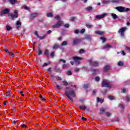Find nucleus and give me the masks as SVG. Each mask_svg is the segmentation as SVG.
Instances as JSON below:
<instances>
[{
	"label": "nucleus",
	"instance_id": "obj_1",
	"mask_svg": "<svg viewBox=\"0 0 130 130\" xmlns=\"http://www.w3.org/2000/svg\"><path fill=\"white\" fill-rule=\"evenodd\" d=\"M64 94L66 97H68L71 102H74V99L76 97V92L74 91L73 89L71 88L70 87H67L65 89ZM73 97V98H72Z\"/></svg>",
	"mask_w": 130,
	"mask_h": 130
},
{
	"label": "nucleus",
	"instance_id": "obj_2",
	"mask_svg": "<svg viewBox=\"0 0 130 130\" xmlns=\"http://www.w3.org/2000/svg\"><path fill=\"white\" fill-rule=\"evenodd\" d=\"M102 87L103 88H111L112 87V84L109 81L107 80H103L102 82Z\"/></svg>",
	"mask_w": 130,
	"mask_h": 130
},
{
	"label": "nucleus",
	"instance_id": "obj_3",
	"mask_svg": "<svg viewBox=\"0 0 130 130\" xmlns=\"http://www.w3.org/2000/svg\"><path fill=\"white\" fill-rule=\"evenodd\" d=\"M127 30V27H121L118 31V33L120 34L122 38H123V37H124V33H125V31H126Z\"/></svg>",
	"mask_w": 130,
	"mask_h": 130
},
{
	"label": "nucleus",
	"instance_id": "obj_4",
	"mask_svg": "<svg viewBox=\"0 0 130 130\" xmlns=\"http://www.w3.org/2000/svg\"><path fill=\"white\" fill-rule=\"evenodd\" d=\"M88 62L92 67H94V68H97L99 67V62L98 61H92V60H88Z\"/></svg>",
	"mask_w": 130,
	"mask_h": 130
},
{
	"label": "nucleus",
	"instance_id": "obj_5",
	"mask_svg": "<svg viewBox=\"0 0 130 130\" xmlns=\"http://www.w3.org/2000/svg\"><path fill=\"white\" fill-rule=\"evenodd\" d=\"M72 58L74 60L76 66H79V64H80V60H79V59H80L81 60L83 59L81 57L77 56H73Z\"/></svg>",
	"mask_w": 130,
	"mask_h": 130
},
{
	"label": "nucleus",
	"instance_id": "obj_6",
	"mask_svg": "<svg viewBox=\"0 0 130 130\" xmlns=\"http://www.w3.org/2000/svg\"><path fill=\"white\" fill-rule=\"evenodd\" d=\"M14 14H11L10 16H11V20H14L15 19H17L18 17H19V14H18V11L17 10H15L14 12Z\"/></svg>",
	"mask_w": 130,
	"mask_h": 130
},
{
	"label": "nucleus",
	"instance_id": "obj_7",
	"mask_svg": "<svg viewBox=\"0 0 130 130\" xmlns=\"http://www.w3.org/2000/svg\"><path fill=\"white\" fill-rule=\"evenodd\" d=\"M10 13V9L8 8H5L4 10H2L0 13V15L3 16V15H7Z\"/></svg>",
	"mask_w": 130,
	"mask_h": 130
},
{
	"label": "nucleus",
	"instance_id": "obj_8",
	"mask_svg": "<svg viewBox=\"0 0 130 130\" xmlns=\"http://www.w3.org/2000/svg\"><path fill=\"white\" fill-rule=\"evenodd\" d=\"M62 24H63V22L59 20L56 24H54L52 26L53 28H59V27H60V26H61V25H62Z\"/></svg>",
	"mask_w": 130,
	"mask_h": 130
},
{
	"label": "nucleus",
	"instance_id": "obj_9",
	"mask_svg": "<svg viewBox=\"0 0 130 130\" xmlns=\"http://www.w3.org/2000/svg\"><path fill=\"white\" fill-rule=\"evenodd\" d=\"M115 9L117 10V11H118V12H120V13H122V12H124V10H125V8L122 6H120V7H116Z\"/></svg>",
	"mask_w": 130,
	"mask_h": 130
},
{
	"label": "nucleus",
	"instance_id": "obj_10",
	"mask_svg": "<svg viewBox=\"0 0 130 130\" xmlns=\"http://www.w3.org/2000/svg\"><path fill=\"white\" fill-rule=\"evenodd\" d=\"M81 42V40L78 39V38H75L73 39V45H77V44H79Z\"/></svg>",
	"mask_w": 130,
	"mask_h": 130
},
{
	"label": "nucleus",
	"instance_id": "obj_11",
	"mask_svg": "<svg viewBox=\"0 0 130 130\" xmlns=\"http://www.w3.org/2000/svg\"><path fill=\"white\" fill-rule=\"evenodd\" d=\"M107 15V14L106 13H103L102 15H96L95 18L100 20V19H103V18H104V17H105V16H106Z\"/></svg>",
	"mask_w": 130,
	"mask_h": 130
},
{
	"label": "nucleus",
	"instance_id": "obj_12",
	"mask_svg": "<svg viewBox=\"0 0 130 130\" xmlns=\"http://www.w3.org/2000/svg\"><path fill=\"white\" fill-rule=\"evenodd\" d=\"M16 25L17 26L16 29H17V30H20V28H21L22 23H21L20 21L18 20L16 22Z\"/></svg>",
	"mask_w": 130,
	"mask_h": 130
},
{
	"label": "nucleus",
	"instance_id": "obj_13",
	"mask_svg": "<svg viewBox=\"0 0 130 130\" xmlns=\"http://www.w3.org/2000/svg\"><path fill=\"white\" fill-rule=\"evenodd\" d=\"M103 70L104 72H105V73H106L108 72L109 70H110V66L109 64H108L104 67Z\"/></svg>",
	"mask_w": 130,
	"mask_h": 130
},
{
	"label": "nucleus",
	"instance_id": "obj_14",
	"mask_svg": "<svg viewBox=\"0 0 130 130\" xmlns=\"http://www.w3.org/2000/svg\"><path fill=\"white\" fill-rule=\"evenodd\" d=\"M8 1L12 6H15L16 4H18V1L17 0H8Z\"/></svg>",
	"mask_w": 130,
	"mask_h": 130
},
{
	"label": "nucleus",
	"instance_id": "obj_15",
	"mask_svg": "<svg viewBox=\"0 0 130 130\" xmlns=\"http://www.w3.org/2000/svg\"><path fill=\"white\" fill-rule=\"evenodd\" d=\"M95 34L97 35H100V36H104V32L101 31H95Z\"/></svg>",
	"mask_w": 130,
	"mask_h": 130
},
{
	"label": "nucleus",
	"instance_id": "obj_16",
	"mask_svg": "<svg viewBox=\"0 0 130 130\" xmlns=\"http://www.w3.org/2000/svg\"><path fill=\"white\" fill-rule=\"evenodd\" d=\"M84 40H87L88 41H91L92 40V38L91 37V36L86 35L85 37L83 38Z\"/></svg>",
	"mask_w": 130,
	"mask_h": 130
},
{
	"label": "nucleus",
	"instance_id": "obj_17",
	"mask_svg": "<svg viewBox=\"0 0 130 130\" xmlns=\"http://www.w3.org/2000/svg\"><path fill=\"white\" fill-rule=\"evenodd\" d=\"M44 54L46 55L47 58H49V50L48 49H45L44 52Z\"/></svg>",
	"mask_w": 130,
	"mask_h": 130
},
{
	"label": "nucleus",
	"instance_id": "obj_18",
	"mask_svg": "<svg viewBox=\"0 0 130 130\" xmlns=\"http://www.w3.org/2000/svg\"><path fill=\"white\" fill-rule=\"evenodd\" d=\"M38 16V13H32L30 15V18L32 19V20H34L36 17Z\"/></svg>",
	"mask_w": 130,
	"mask_h": 130
},
{
	"label": "nucleus",
	"instance_id": "obj_19",
	"mask_svg": "<svg viewBox=\"0 0 130 130\" xmlns=\"http://www.w3.org/2000/svg\"><path fill=\"white\" fill-rule=\"evenodd\" d=\"M100 113L101 114L104 113L105 111H106V108L104 107H102L101 108H100Z\"/></svg>",
	"mask_w": 130,
	"mask_h": 130
},
{
	"label": "nucleus",
	"instance_id": "obj_20",
	"mask_svg": "<svg viewBox=\"0 0 130 130\" xmlns=\"http://www.w3.org/2000/svg\"><path fill=\"white\" fill-rule=\"evenodd\" d=\"M106 48H112V46L110 44H107L103 47V49H105Z\"/></svg>",
	"mask_w": 130,
	"mask_h": 130
},
{
	"label": "nucleus",
	"instance_id": "obj_21",
	"mask_svg": "<svg viewBox=\"0 0 130 130\" xmlns=\"http://www.w3.org/2000/svg\"><path fill=\"white\" fill-rule=\"evenodd\" d=\"M47 17H48V18H52V17H53V14L52 12L48 13L47 14Z\"/></svg>",
	"mask_w": 130,
	"mask_h": 130
},
{
	"label": "nucleus",
	"instance_id": "obj_22",
	"mask_svg": "<svg viewBox=\"0 0 130 130\" xmlns=\"http://www.w3.org/2000/svg\"><path fill=\"white\" fill-rule=\"evenodd\" d=\"M112 17L114 20H116V19L118 18V16L114 13L112 14Z\"/></svg>",
	"mask_w": 130,
	"mask_h": 130
},
{
	"label": "nucleus",
	"instance_id": "obj_23",
	"mask_svg": "<svg viewBox=\"0 0 130 130\" xmlns=\"http://www.w3.org/2000/svg\"><path fill=\"white\" fill-rule=\"evenodd\" d=\"M38 55H42V50H41V49H40V47H38Z\"/></svg>",
	"mask_w": 130,
	"mask_h": 130
},
{
	"label": "nucleus",
	"instance_id": "obj_24",
	"mask_svg": "<svg viewBox=\"0 0 130 130\" xmlns=\"http://www.w3.org/2000/svg\"><path fill=\"white\" fill-rule=\"evenodd\" d=\"M6 30H7V31H11V30H12V29H13V28H12V27H11V26H10V25H7L6 26Z\"/></svg>",
	"mask_w": 130,
	"mask_h": 130
},
{
	"label": "nucleus",
	"instance_id": "obj_25",
	"mask_svg": "<svg viewBox=\"0 0 130 130\" xmlns=\"http://www.w3.org/2000/svg\"><path fill=\"white\" fill-rule=\"evenodd\" d=\"M80 109H82V110H85V109H87V107L82 105L79 106Z\"/></svg>",
	"mask_w": 130,
	"mask_h": 130
},
{
	"label": "nucleus",
	"instance_id": "obj_26",
	"mask_svg": "<svg viewBox=\"0 0 130 130\" xmlns=\"http://www.w3.org/2000/svg\"><path fill=\"white\" fill-rule=\"evenodd\" d=\"M92 9L93 8H92V7L89 6L86 8V11H87V12H91V11H92Z\"/></svg>",
	"mask_w": 130,
	"mask_h": 130
},
{
	"label": "nucleus",
	"instance_id": "obj_27",
	"mask_svg": "<svg viewBox=\"0 0 130 130\" xmlns=\"http://www.w3.org/2000/svg\"><path fill=\"white\" fill-rule=\"evenodd\" d=\"M113 122H119V118L117 117L116 119L112 120Z\"/></svg>",
	"mask_w": 130,
	"mask_h": 130
},
{
	"label": "nucleus",
	"instance_id": "obj_28",
	"mask_svg": "<svg viewBox=\"0 0 130 130\" xmlns=\"http://www.w3.org/2000/svg\"><path fill=\"white\" fill-rule=\"evenodd\" d=\"M61 46H66V45H68V42L67 41H64L61 44Z\"/></svg>",
	"mask_w": 130,
	"mask_h": 130
},
{
	"label": "nucleus",
	"instance_id": "obj_29",
	"mask_svg": "<svg viewBox=\"0 0 130 130\" xmlns=\"http://www.w3.org/2000/svg\"><path fill=\"white\" fill-rule=\"evenodd\" d=\"M55 72H56V73H59V72H60V69L56 66L55 67Z\"/></svg>",
	"mask_w": 130,
	"mask_h": 130
},
{
	"label": "nucleus",
	"instance_id": "obj_30",
	"mask_svg": "<svg viewBox=\"0 0 130 130\" xmlns=\"http://www.w3.org/2000/svg\"><path fill=\"white\" fill-rule=\"evenodd\" d=\"M66 75H67V76H72V75H73V73H72V71L71 70H69L66 73Z\"/></svg>",
	"mask_w": 130,
	"mask_h": 130
},
{
	"label": "nucleus",
	"instance_id": "obj_31",
	"mask_svg": "<svg viewBox=\"0 0 130 130\" xmlns=\"http://www.w3.org/2000/svg\"><path fill=\"white\" fill-rule=\"evenodd\" d=\"M111 3L113 4H119V0H112Z\"/></svg>",
	"mask_w": 130,
	"mask_h": 130
},
{
	"label": "nucleus",
	"instance_id": "obj_32",
	"mask_svg": "<svg viewBox=\"0 0 130 130\" xmlns=\"http://www.w3.org/2000/svg\"><path fill=\"white\" fill-rule=\"evenodd\" d=\"M57 48H59V46L58 45L55 44L53 47V49H57Z\"/></svg>",
	"mask_w": 130,
	"mask_h": 130
},
{
	"label": "nucleus",
	"instance_id": "obj_33",
	"mask_svg": "<svg viewBox=\"0 0 130 130\" xmlns=\"http://www.w3.org/2000/svg\"><path fill=\"white\" fill-rule=\"evenodd\" d=\"M108 98L109 99V100H114L115 99V98L112 95L108 96Z\"/></svg>",
	"mask_w": 130,
	"mask_h": 130
},
{
	"label": "nucleus",
	"instance_id": "obj_34",
	"mask_svg": "<svg viewBox=\"0 0 130 130\" xmlns=\"http://www.w3.org/2000/svg\"><path fill=\"white\" fill-rule=\"evenodd\" d=\"M118 66H119V67H121L123 66V62L121 61H119V62H118Z\"/></svg>",
	"mask_w": 130,
	"mask_h": 130
},
{
	"label": "nucleus",
	"instance_id": "obj_35",
	"mask_svg": "<svg viewBox=\"0 0 130 130\" xmlns=\"http://www.w3.org/2000/svg\"><path fill=\"white\" fill-rule=\"evenodd\" d=\"M11 95V91H7L6 92V97H10Z\"/></svg>",
	"mask_w": 130,
	"mask_h": 130
},
{
	"label": "nucleus",
	"instance_id": "obj_36",
	"mask_svg": "<svg viewBox=\"0 0 130 130\" xmlns=\"http://www.w3.org/2000/svg\"><path fill=\"white\" fill-rule=\"evenodd\" d=\"M55 54V52H51L50 53V56H51L52 58H54V55Z\"/></svg>",
	"mask_w": 130,
	"mask_h": 130
},
{
	"label": "nucleus",
	"instance_id": "obj_37",
	"mask_svg": "<svg viewBox=\"0 0 130 130\" xmlns=\"http://www.w3.org/2000/svg\"><path fill=\"white\" fill-rule=\"evenodd\" d=\"M22 9H24V10H26V11H30V8L28 7L27 6H23L22 7Z\"/></svg>",
	"mask_w": 130,
	"mask_h": 130
},
{
	"label": "nucleus",
	"instance_id": "obj_38",
	"mask_svg": "<svg viewBox=\"0 0 130 130\" xmlns=\"http://www.w3.org/2000/svg\"><path fill=\"white\" fill-rule=\"evenodd\" d=\"M103 4H110V3H111V1L104 0L103 1Z\"/></svg>",
	"mask_w": 130,
	"mask_h": 130
},
{
	"label": "nucleus",
	"instance_id": "obj_39",
	"mask_svg": "<svg viewBox=\"0 0 130 130\" xmlns=\"http://www.w3.org/2000/svg\"><path fill=\"white\" fill-rule=\"evenodd\" d=\"M83 87L84 89H88L89 88V84H84Z\"/></svg>",
	"mask_w": 130,
	"mask_h": 130
},
{
	"label": "nucleus",
	"instance_id": "obj_40",
	"mask_svg": "<svg viewBox=\"0 0 130 130\" xmlns=\"http://www.w3.org/2000/svg\"><path fill=\"white\" fill-rule=\"evenodd\" d=\"M97 72H98V71L96 69H94L93 70H92V73H93V76H95L96 75V73H97Z\"/></svg>",
	"mask_w": 130,
	"mask_h": 130
},
{
	"label": "nucleus",
	"instance_id": "obj_41",
	"mask_svg": "<svg viewBox=\"0 0 130 130\" xmlns=\"http://www.w3.org/2000/svg\"><path fill=\"white\" fill-rule=\"evenodd\" d=\"M101 40H102L103 43H104L106 41V38H100Z\"/></svg>",
	"mask_w": 130,
	"mask_h": 130
},
{
	"label": "nucleus",
	"instance_id": "obj_42",
	"mask_svg": "<svg viewBox=\"0 0 130 130\" xmlns=\"http://www.w3.org/2000/svg\"><path fill=\"white\" fill-rule=\"evenodd\" d=\"M62 83L64 86H68V85L69 84V83H68V82H67V81H63Z\"/></svg>",
	"mask_w": 130,
	"mask_h": 130
},
{
	"label": "nucleus",
	"instance_id": "obj_43",
	"mask_svg": "<svg viewBox=\"0 0 130 130\" xmlns=\"http://www.w3.org/2000/svg\"><path fill=\"white\" fill-rule=\"evenodd\" d=\"M95 81L96 82H99V81H100V78H99V76H96L95 78Z\"/></svg>",
	"mask_w": 130,
	"mask_h": 130
},
{
	"label": "nucleus",
	"instance_id": "obj_44",
	"mask_svg": "<svg viewBox=\"0 0 130 130\" xmlns=\"http://www.w3.org/2000/svg\"><path fill=\"white\" fill-rule=\"evenodd\" d=\"M105 115H106V116L109 117L111 115V113H110L109 112H106L105 113Z\"/></svg>",
	"mask_w": 130,
	"mask_h": 130
},
{
	"label": "nucleus",
	"instance_id": "obj_45",
	"mask_svg": "<svg viewBox=\"0 0 130 130\" xmlns=\"http://www.w3.org/2000/svg\"><path fill=\"white\" fill-rule=\"evenodd\" d=\"M126 100L127 101V102H130V96H126Z\"/></svg>",
	"mask_w": 130,
	"mask_h": 130
},
{
	"label": "nucleus",
	"instance_id": "obj_46",
	"mask_svg": "<svg viewBox=\"0 0 130 130\" xmlns=\"http://www.w3.org/2000/svg\"><path fill=\"white\" fill-rule=\"evenodd\" d=\"M106 93H107V89H104L102 92V94H103V95H106Z\"/></svg>",
	"mask_w": 130,
	"mask_h": 130
},
{
	"label": "nucleus",
	"instance_id": "obj_47",
	"mask_svg": "<svg viewBox=\"0 0 130 130\" xmlns=\"http://www.w3.org/2000/svg\"><path fill=\"white\" fill-rule=\"evenodd\" d=\"M64 27L65 28H70V24H69V23H66L64 24Z\"/></svg>",
	"mask_w": 130,
	"mask_h": 130
},
{
	"label": "nucleus",
	"instance_id": "obj_48",
	"mask_svg": "<svg viewBox=\"0 0 130 130\" xmlns=\"http://www.w3.org/2000/svg\"><path fill=\"white\" fill-rule=\"evenodd\" d=\"M40 98L42 100V101H45V99L43 98V96H42V95H40Z\"/></svg>",
	"mask_w": 130,
	"mask_h": 130
},
{
	"label": "nucleus",
	"instance_id": "obj_49",
	"mask_svg": "<svg viewBox=\"0 0 130 130\" xmlns=\"http://www.w3.org/2000/svg\"><path fill=\"white\" fill-rule=\"evenodd\" d=\"M10 56H11V57H14L15 56V54L12 53L11 52H10V53H9Z\"/></svg>",
	"mask_w": 130,
	"mask_h": 130
},
{
	"label": "nucleus",
	"instance_id": "obj_50",
	"mask_svg": "<svg viewBox=\"0 0 130 130\" xmlns=\"http://www.w3.org/2000/svg\"><path fill=\"white\" fill-rule=\"evenodd\" d=\"M61 61H62L63 63H66V60L62 59H60L59 60V62H61Z\"/></svg>",
	"mask_w": 130,
	"mask_h": 130
},
{
	"label": "nucleus",
	"instance_id": "obj_51",
	"mask_svg": "<svg viewBox=\"0 0 130 130\" xmlns=\"http://www.w3.org/2000/svg\"><path fill=\"white\" fill-rule=\"evenodd\" d=\"M56 88L58 90H61V86L58 85V84L56 85Z\"/></svg>",
	"mask_w": 130,
	"mask_h": 130
},
{
	"label": "nucleus",
	"instance_id": "obj_52",
	"mask_svg": "<svg viewBox=\"0 0 130 130\" xmlns=\"http://www.w3.org/2000/svg\"><path fill=\"white\" fill-rule=\"evenodd\" d=\"M56 78L57 81H61V80H62L61 77H60L59 76L56 77Z\"/></svg>",
	"mask_w": 130,
	"mask_h": 130
},
{
	"label": "nucleus",
	"instance_id": "obj_53",
	"mask_svg": "<svg viewBox=\"0 0 130 130\" xmlns=\"http://www.w3.org/2000/svg\"><path fill=\"white\" fill-rule=\"evenodd\" d=\"M68 68V64H64L62 65V69H67Z\"/></svg>",
	"mask_w": 130,
	"mask_h": 130
},
{
	"label": "nucleus",
	"instance_id": "obj_54",
	"mask_svg": "<svg viewBox=\"0 0 130 130\" xmlns=\"http://www.w3.org/2000/svg\"><path fill=\"white\" fill-rule=\"evenodd\" d=\"M79 71H80V68H76L75 69V72L76 73H78V72H79Z\"/></svg>",
	"mask_w": 130,
	"mask_h": 130
},
{
	"label": "nucleus",
	"instance_id": "obj_55",
	"mask_svg": "<svg viewBox=\"0 0 130 130\" xmlns=\"http://www.w3.org/2000/svg\"><path fill=\"white\" fill-rule=\"evenodd\" d=\"M38 38H39L40 40H43V39H44V37H41L39 36Z\"/></svg>",
	"mask_w": 130,
	"mask_h": 130
},
{
	"label": "nucleus",
	"instance_id": "obj_56",
	"mask_svg": "<svg viewBox=\"0 0 130 130\" xmlns=\"http://www.w3.org/2000/svg\"><path fill=\"white\" fill-rule=\"evenodd\" d=\"M97 100H98V102H101L102 103V102H103V101H102V100H101V99L98 98H97Z\"/></svg>",
	"mask_w": 130,
	"mask_h": 130
},
{
	"label": "nucleus",
	"instance_id": "obj_57",
	"mask_svg": "<svg viewBox=\"0 0 130 130\" xmlns=\"http://www.w3.org/2000/svg\"><path fill=\"white\" fill-rule=\"evenodd\" d=\"M97 100H98V102H101L102 103V102H103V101H102V100H101V99L98 98H97Z\"/></svg>",
	"mask_w": 130,
	"mask_h": 130
},
{
	"label": "nucleus",
	"instance_id": "obj_58",
	"mask_svg": "<svg viewBox=\"0 0 130 130\" xmlns=\"http://www.w3.org/2000/svg\"><path fill=\"white\" fill-rule=\"evenodd\" d=\"M80 33L81 34H84V33H85V29L84 28L82 29V30L80 31Z\"/></svg>",
	"mask_w": 130,
	"mask_h": 130
},
{
	"label": "nucleus",
	"instance_id": "obj_59",
	"mask_svg": "<svg viewBox=\"0 0 130 130\" xmlns=\"http://www.w3.org/2000/svg\"><path fill=\"white\" fill-rule=\"evenodd\" d=\"M86 27H87V28H92V25L90 24H86Z\"/></svg>",
	"mask_w": 130,
	"mask_h": 130
},
{
	"label": "nucleus",
	"instance_id": "obj_60",
	"mask_svg": "<svg viewBox=\"0 0 130 130\" xmlns=\"http://www.w3.org/2000/svg\"><path fill=\"white\" fill-rule=\"evenodd\" d=\"M118 106L119 107H120V108H122L123 109H124V107L122 104H119Z\"/></svg>",
	"mask_w": 130,
	"mask_h": 130
},
{
	"label": "nucleus",
	"instance_id": "obj_61",
	"mask_svg": "<svg viewBox=\"0 0 130 130\" xmlns=\"http://www.w3.org/2000/svg\"><path fill=\"white\" fill-rule=\"evenodd\" d=\"M21 127H24V128H26L27 127V125L25 124H22L21 125Z\"/></svg>",
	"mask_w": 130,
	"mask_h": 130
},
{
	"label": "nucleus",
	"instance_id": "obj_62",
	"mask_svg": "<svg viewBox=\"0 0 130 130\" xmlns=\"http://www.w3.org/2000/svg\"><path fill=\"white\" fill-rule=\"evenodd\" d=\"M129 11H130L129 8H126L125 9H124V12H129Z\"/></svg>",
	"mask_w": 130,
	"mask_h": 130
},
{
	"label": "nucleus",
	"instance_id": "obj_63",
	"mask_svg": "<svg viewBox=\"0 0 130 130\" xmlns=\"http://www.w3.org/2000/svg\"><path fill=\"white\" fill-rule=\"evenodd\" d=\"M48 66V63H44L43 65L42 66V68H45V67H47Z\"/></svg>",
	"mask_w": 130,
	"mask_h": 130
},
{
	"label": "nucleus",
	"instance_id": "obj_64",
	"mask_svg": "<svg viewBox=\"0 0 130 130\" xmlns=\"http://www.w3.org/2000/svg\"><path fill=\"white\" fill-rule=\"evenodd\" d=\"M59 15H56L55 17V19H56L57 20H59Z\"/></svg>",
	"mask_w": 130,
	"mask_h": 130
}]
</instances>
